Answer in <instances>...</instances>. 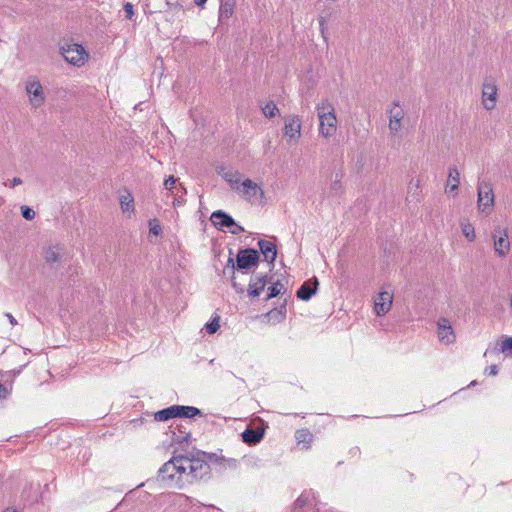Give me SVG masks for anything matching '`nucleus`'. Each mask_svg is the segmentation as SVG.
Returning a JSON list of instances; mask_svg holds the SVG:
<instances>
[{"label":"nucleus","mask_w":512,"mask_h":512,"mask_svg":"<svg viewBox=\"0 0 512 512\" xmlns=\"http://www.w3.org/2000/svg\"><path fill=\"white\" fill-rule=\"evenodd\" d=\"M210 465L200 457L174 456L158 470V480L178 489L209 478Z\"/></svg>","instance_id":"nucleus-1"},{"label":"nucleus","mask_w":512,"mask_h":512,"mask_svg":"<svg viewBox=\"0 0 512 512\" xmlns=\"http://www.w3.org/2000/svg\"><path fill=\"white\" fill-rule=\"evenodd\" d=\"M259 253L254 248L241 249L236 255V262L232 257L228 258L227 264L224 267L223 273L229 275L233 288L237 293H244V285L238 283L236 280L235 270L247 271L256 267L259 262Z\"/></svg>","instance_id":"nucleus-2"},{"label":"nucleus","mask_w":512,"mask_h":512,"mask_svg":"<svg viewBox=\"0 0 512 512\" xmlns=\"http://www.w3.org/2000/svg\"><path fill=\"white\" fill-rule=\"evenodd\" d=\"M317 116L319 119V133L324 138L333 136L337 129V118L335 109L328 99H322L316 105Z\"/></svg>","instance_id":"nucleus-3"},{"label":"nucleus","mask_w":512,"mask_h":512,"mask_svg":"<svg viewBox=\"0 0 512 512\" xmlns=\"http://www.w3.org/2000/svg\"><path fill=\"white\" fill-rule=\"evenodd\" d=\"M60 54L68 63L78 67L83 66L88 60V53L77 43L65 42L60 46Z\"/></svg>","instance_id":"nucleus-4"},{"label":"nucleus","mask_w":512,"mask_h":512,"mask_svg":"<svg viewBox=\"0 0 512 512\" xmlns=\"http://www.w3.org/2000/svg\"><path fill=\"white\" fill-rule=\"evenodd\" d=\"M478 209L481 212L489 213L494 205V194L492 184L486 181H480L477 186Z\"/></svg>","instance_id":"nucleus-5"},{"label":"nucleus","mask_w":512,"mask_h":512,"mask_svg":"<svg viewBox=\"0 0 512 512\" xmlns=\"http://www.w3.org/2000/svg\"><path fill=\"white\" fill-rule=\"evenodd\" d=\"M26 93L32 107L39 108L45 102V95L41 83L36 79H29L26 82Z\"/></svg>","instance_id":"nucleus-6"},{"label":"nucleus","mask_w":512,"mask_h":512,"mask_svg":"<svg viewBox=\"0 0 512 512\" xmlns=\"http://www.w3.org/2000/svg\"><path fill=\"white\" fill-rule=\"evenodd\" d=\"M498 88L493 79H485L482 86V104L486 110H492L496 106Z\"/></svg>","instance_id":"nucleus-7"},{"label":"nucleus","mask_w":512,"mask_h":512,"mask_svg":"<svg viewBox=\"0 0 512 512\" xmlns=\"http://www.w3.org/2000/svg\"><path fill=\"white\" fill-rule=\"evenodd\" d=\"M389 117V132L392 136H396L402 128V120L404 118V110L400 107L399 101L393 102V107L387 110Z\"/></svg>","instance_id":"nucleus-8"},{"label":"nucleus","mask_w":512,"mask_h":512,"mask_svg":"<svg viewBox=\"0 0 512 512\" xmlns=\"http://www.w3.org/2000/svg\"><path fill=\"white\" fill-rule=\"evenodd\" d=\"M245 200L253 202L255 200H262L264 198V191L260 185L251 179H245L241 183L239 192Z\"/></svg>","instance_id":"nucleus-9"},{"label":"nucleus","mask_w":512,"mask_h":512,"mask_svg":"<svg viewBox=\"0 0 512 512\" xmlns=\"http://www.w3.org/2000/svg\"><path fill=\"white\" fill-rule=\"evenodd\" d=\"M492 238L494 240V249L497 255L500 257L505 256L510 249L507 230L497 227L492 233Z\"/></svg>","instance_id":"nucleus-10"},{"label":"nucleus","mask_w":512,"mask_h":512,"mask_svg":"<svg viewBox=\"0 0 512 512\" xmlns=\"http://www.w3.org/2000/svg\"><path fill=\"white\" fill-rule=\"evenodd\" d=\"M284 136L288 142L297 141L301 136V120L298 116L292 115L285 119Z\"/></svg>","instance_id":"nucleus-11"},{"label":"nucleus","mask_w":512,"mask_h":512,"mask_svg":"<svg viewBox=\"0 0 512 512\" xmlns=\"http://www.w3.org/2000/svg\"><path fill=\"white\" fill-rule=\"evenodd\" d=\"M319 282L316 277H313L305 281L300 288L297 290V298L303 301H308L318 290Z\"/></svg>","instance_id":"nucleus-12"},{"label":"nucleus","mask_w":512,"mask_h":512,"mask_svg":"<svg viewBox=\"0 0 512 512\" xmlns=\"http://www.w3.org/2000/svg\"><path fill=\"white\" fill-rule=\"evenodd\" d=\"M392 299L393 297L389 292H380L374 302L375 313L378 316L385 315L391 308Z\"/></svg>","instance_id":"nucleus-13"},{"label":"nucleus","mask_w":512,"mask_h":512,"mask_svg":"<svg viewBox=\"0 0 512 512\" xmlns=\"http://www.w3.org/2000/svg\"><path fill=\"white\" fill-rule=\"evenodd\" d=\"M264 428H250L248 427L241 433L242 441L249 446L256 445L264 438Z\"/></svg>","instance_id":"nucleus-14"},{"label":"nucleus","mask_w":512,"mask_h":512,"mask_svg":"<svg viewBox=\"0 0 512 512\" xmlns=\"http://www.w3.org/2000/svg\"><path fill=\"white\" fill-rule=\"evenodd\" d=\"M312 501H316L315 492L311 489L303 491L301 495L295 500L292 512H301L302 508ZM314 508L316 511L320 510L317 502L314 503Z\"/></svg>","instance_id":"nucleus-15"},{"label":"nucleus","mask_w":512,"mask_h":512,"mask_svg":"<svg viewBox=\"0 0 512 512\" xmlns=\"http://www.w3.org/2000/svg\"><path fill=\"white\" fill-rule=\"evenodd\" d=\"M196 457H200L201 459H204L206 462H212L219 465H223L224 468L228 466L229 468H235L237 465V461L233 458L226 459L224 456H219L214 453H205V452H198ZM209 465V463H207Z\"/></svg>","instance_id":"nucleus-16"},{"label":"nucleus","mask_w":512,"mask_h":512,"mask_svg":"<svg viewBox=\"0 0 512 512\" xmlns=\"http://www.w3.org/2000/svg\"><path fill=\"white\" fill-rule=\"evenodd\" d=\"M210 219L218 229L230 228L232 225H235V220L232 216L222 210L214 211Z\"/></svg>","instance_id":"nucleus-17"},{"label":"nucleus","mask_w":512,"mask_h":512,"mask_svg":"<svg viewBox=\"0 0 512 512\" xmlns=\"http://www.w3.org/2000/svg\"><path fill=\"white\" fill-rule=\"evenodd\" d=\"M438 338L441 342L446 344L452 343L454 341L455 336L453 329L449 321L445 318H442L438 321Z\"/></svg>","instance_id":"nucleus-18"},{"label":"nucleus","mask_w":512,"mask_h":512,"mask_svg":"<svg viewBox=\"0 0 512 512\" xmlns=\"http://www.w3.org/2000/svg\"><path fill=\"white\" fill-rule=\"evenodd\" d=\"M286 313H287V310H286V300H284V302L270 310L269 312H267L266 314L263 315V317L265 319H267V322L272 324V325H276L278 323H281L285 320L286 318Z\"/></svg>","instance_id":"nucleus-19"},{"label":"nucleus","mask_w":512,"mask_h":512,"mask_svg":"<svg viewBox=\"0 0 512 512\" xmlns=\"http://www.w3.org/2000/svg\"><path fill=\"white\" fill-rule=\"evenodd\" d=\"M268 282L267 275L255 276L251 278L249 282V287L247 289L248 295L250 297H257L264 290L266 284Z\"/></svg>","instance_id":"nucleus-20"},{"label":"nucleus","mask_w":512,"mask_h":512,"mask_svg":"<svg viewBox=\"0 0 512 512\" xmlns=\"http://www.w3.org/2000/svg\"><path fill=\"white\" fill-rule=\"evenodd\" d=\"M258 246L260 249V252L264 256V259L273 264L276 257H277V248L276 245L268 240H259Z\"/></svg>","instance_id":"nucleus-21"},{"label":"nucleus","mask_w":512,"mask_h":512,"mask_svg":"<svg viewBox=\"0 0 512 512\" xmlns=\"http://www.w3.org/2000/svg\"><path fill=\"white\" fill-rule=\"evenodd\" d=\"M222 178L229 183L232 190L240 192L242 175L239 171L229 170L220 173Z\"/></svg>","instance_id":"nucleus-22"},{"label":"nucleus","mask_w":512,"mask_h":512,"mask_svg":"<svg viewBox=\"0 0 512 512\" xmlns=\"http://www.w3.org/2000/svg\"><path fill=\"white\" fill-rule=\"evenodd\" d=\"M175 415L179 418H193L201 416L202 411L193 406L174 405Z\"/></svg>","instance_id":"nucleus-23"},{"label":"nucleus","mask_w":512,"mask_h":512,"mask_svg":"<svg viewBox=\"0 0 512 512\" xmlns=\"http://www.w3.org/2000/svg\"><path fill=\"white\" fill-rule=\"evenodd\" d=\"M460 184V174L456 167H450L448 172L446 192L451 193L458 190Z\"/></svg>","instance_id":"nucleus-24"},{"label":"nucleus","mask_w":512,"mask_h":512,"mask_svg":"<svg viewBox=\"0 0 512 512\" xmlns=\"http://www.w3.org/2000/svg\"><path fill=\"white\" fill-rule=\"evenodd\" d=\"M235 0H221L219 8V20L224 22L228 20L234 12Z\"/></svg>","instance_id":"nucleus-25"},{"label":"nucleus","mask_w":512,"mask_h":512,"mask_svg":"<svg viewBox=\"0 0 512 512\" xmlns=\"http://www.w3.org/2000/svg\"><path fill=\"white\" fill-rule=\"evenodd\" d=\"M61 258L60 248L58 246H50L44 251V259L46 263L53 265Z\"/></svg>","instance_id":"nucleus-26"},{"label":"nucleus","mask_w":512,"mask_h":512,"mask_svg":"<svg viewBox=\"0 0 512 512\" xmlns=\"http://www.w3.org/2000/svg\"><path fill=\"white\" fill-rule=\"evenodd\" d=\"M172 418H176L174 405L164 408L160 411H157L154 414V419L156 421H167Z\"/></svg>","instance_id":"nucleus-27"},{"label":"nucleus","mask_w":512,"mask_h":512,"mask_svg":"<svg viewBox=\"0 0 512 512\" xmlns=\"http://www.w3.org/2000/svg\"><path fill=\"white\" fill-rule=\"evenodd\" d=\"M262 113L267 118H273L279 113V109L274 101H269L265 105L260 106Z\"/></svg>","instance_id":"nucleus-28"},{"label":"nucleus","mask_w":512,"mask_h":512,"mask_svg":"<svg viewBox=\"0 0 512 512\" xmlns=\"http://www.w3.org/2000/svg\"><path fill=\"white\" fill-rule=\"evenodd\" d=\"M120 206L123 212L134 210V199L131 193L127 192L126 195H121Z\"/></svg>","instance_id":"nucleus-29"},{"label":"nucleus","mask_w":512,"mask_h":512,"mask_svg":"<svg viewBox=\"0 0 512 512\" xmlns=\"http://www.w3.org/2000/svg\"><path fill=\"white\" fill-rule=\"evenodd\" d=\"M295 438L298 443L309 444L312 441L313 435L308 429H300L296 431Z\"/></svg>","instance_id":"nucleus-30"},{"label":"nucleus","mask_w":512,"mask_h":512,"mask_svg":"<svg viewBox=\"0 0 512 512\" xmlns=\"http://www.w3.org/2000/svg\"><path fill=\"white\" fill-rule=\"evenodd\" d=\"M283 289H284V285L280 281H276V282L272 283V285L268 288V294H267L265 300H269L274 297H277Z\"/></svg>","instance_id":"nucleus-31"},{"label":"nucleus","mask_w":512,"mask_h":512,"mask_svg":"<svg viewBox=\"0 0 512 512\" xmlns=\"http://www.w3.org/2000/svg\"><path fill=\"white\" fill-rule=\"evenodd\" d=\"M219 320H220L219 316H216L215 318H213L210 322H208L205 325V329H206L207 333L214 334L215 332H217V330L220 327Z\"/></svg>","instance_id":"nucleus-32"},{"label":"nucleus","mask_w":512,"mask_h":512,"mask_svg":"<svg viewBox=\"0 0 512 512\" xmlns=\"http://www.w3.org/2000/svg\"><path fill=\"white\" fill-rule=\"evenodd\" d=\"M462 233L468 241H473L475 239L474 227L469 223L462 225Z\"/></svg>","instance_id":"nucleus-33"},{"label":"nucleus","mask_w":512,"mask_h":512,"mask_svg":"<svg viewBox=\"0 0 512 512\" xmlns=\"http://www.w3.org/2000/svg\"><path fill=\"white\" fill-rule=\"evenodd\" d=\"M501 351L505 355H512V337H506L501 344Z\"/></svg>","instance_id":"nucleus-34"},{"label":"nucleus","mask_w":512,"mask_h":512,"mask_svg":"<svg viewBox=\"0 0 512 512\" xmlns=\"http://www.w3.org/2000/svg\"><path fill=\"white\" fill-rule=\"evenodd\" d=\"M149 231L155 236H158L161 233L162 229L157 219L149 220Z\"/></svg>","instance_id":"nucleus-35"},{"label":"nucleus","mask_w":512,"mask_h":512,"mask_svg":"<svg viewBox=\"0 0 512 512\" xmlns=\"http://www.w3.org/2000/svg\"><path fill=\"white\" fill-rule=\"evenodd\" d=\"M21 214L22 217L25 218L26 220H32L35 217L34 210L28 206L21 207Z\"/></svg>","instance_id":"nucleus-36"},{"label":"nucleus","mask_w":512,"mask_h":512,"mask_svg":"<svg viewBox=\"0 0 512 512\" xmlns=\"http://www.w3.org/2000/svg\"><path fill=\"white\" fill-rule=\"evenodd\" d=\"M330 193L337 196L342 193V184L340 180H335L331 183Z\"/></svg>","instance_id":"nucleus-37"},{"label":"nucleus","mask_w":512,"mask_h":512,"mask_svg":"<svg viewBox=\"0 0 512 512\" xmlns=\"http://www.w3.org/2000/svg\"><path fill=\"white\" fill-rule=\"evenodd\" d=\"M178 181L177 178H175L174 176H169L167 179H165L164 181V187L165 189L169 190V191H172L174 188H176L177 186H175L176 182Z\"/></svg>","instance_id":"nucleus-38"},{"label":"nucleus","mask_w":512,"mask_h":512,"mask_svg":"<svg viewBox=\"0 0 512 512\" xmlns=\"http://www.w3.org/2000/svg\"><path fill=\"white\" fill-rule=\"evenodd\" d=\"M177 428L179 429V432H180L181 434H183V435L178 436L176 440H177L178 442H180V443H181V442H183V441H187V440H188V438L190 437V433H189V432H186V431H183V426H182V425H177Z\"/></svg>","instance_id":"nucleus-39"},{"label":"nucleus","mask_w":512,"mask_h":512,"mask_svg":"<svg viewBox=\"0 0 512 512\" xmlns=\"http://www.w3.org/2000/svg\"><path fill=\"white\" fill-rule=\"evenodd\" d=\"M124 12L126 14V18L131 19L134 15L133 5L129 2L125 3L123 6Z\"/></svg>","instance_id":"nucleus-40"},{"label":"nucleus","mask_w":512,"mask_h":512,"mask_svg":"<svg viewBox=\"0 0 512 512\" xmlns=\"http://www.w3.org/2000/svg\"><path fill=\"white\" fill-rule=\"evenodd\" d=\"M230 228H231L230 232L234 235L240 234L241 232L244 231V228L236 223H235V225H232Z\"/></svg>","instance_id":"nucleus-41"},{"label":"nucleus","mask_w":512,"mask_h":512,"mask_svg":"<svg viewBox=\"0 0 512 512\" xmlns=\"http://www.w3.org/2000/svg\"><path fill=\"white\" fill-rule=\"evenodd\" d=\"M487 370L488 374L491 376H495L498 373V367L496 365H491Z\"/></svg>","instance_id":"nucleus-42"},{"label":"nucleus","mask_w":512,"mask_h":512,"mask_svg":"<svg viewBox=\"0 0 512 512\" xmlns=\"http://www.w3.org/2000/svg\"><path fill=\"white\" fill-rule=\"evenodd\" d=\"M5 316L7 317L8 321L11 325L15 326L17 325V320L14 318V316L11 313H5Z\"/></svg>","instance_id":"nucleus-43"},{"label":"nucleus","mask_w":512,"mask_h":512,"mask_svg":"<svg viewBox=\"0 0 512 512\" xmlns=\"http://www.w3.org/2000/svg\"><path fill=\"white\" fill-rule=\"evenodd\" d=\"M7 393H8V391H7L6 387L2 383H0V399L6 398Z\"/></svg>","instance_id":"nucleus-44"},{"label":"nucleus","mask_w":512,"mask_h":512,"mask_svg":"<svg viewBox=\"0 0 512 512\" xmlns=\"http://www.w3.org/2000/svg\"><path fill=\"white\" fill-rule=\"evenodd\" d=\"M22 184V180L18 177H14L12 180H11V187H15L17 185H20Z\"/></svg>","instance_id":"nucleus-45"},{"label":"nucleus","mask_w":512,"mask_h":512,"mask_svg":"<svg viewBox=\"0 0 512 512\" xmlns=\"http://www.w3.org/2000/svg\"><path fill=\"white\" fill-rule=\"evenodd\" d=\"M175 189H177V194L181 193V196L186 194V189L182 184H179Z\"/></svg>","instance_id":"nucleus-46"},{"label":"nucleus","mask_w":512,"mask_h":512,"mask_svg":"<svg viewBox=\"0 0 512 512\" xmlns=\"http://www.w3.org/2000/svg\"><path fill=\"white\" fill-rule=\"evenodd\" d=\"M194 2L197 6L202 7L207 2V0H194Z\"/></svg>","instance_id":"nucleus-47"},{"label":"nucleus","mask_w":512,"mask_h":512,"mask_svg":"<svg viewBox=\"0 0 512 512\" xmlns=\"http://www.w3.org/2000/svg\"><path fill=\"white\" fill-rule=\"evenodd\" d=\"M318 22H319V25H325L326 24V19L324 16H319L318 18Z\"/></svg>","instance_id":"nucleus-48"},{"label":"nucleus","mask_w":512,"mask_h":512,"mask_svg":"<svg viewBox=\"0 0 512 512\" xmlns=\"http://www.w3.org/2000/svg\"><path fill=\"white\" fill-rule=\"evenodd\" d=\"M319 28H320V32H321L322 36L325 38V35H324L325 34V28H326L325 25H323V24L319 25Z\"/></svg>","instance_id":"nucleus-49"}]
</instances>
